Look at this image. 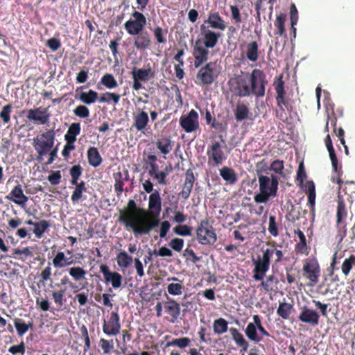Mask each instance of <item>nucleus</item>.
<instances>
[{
  "instance_id": "8",
  "label": "nucleus",
  "mask_w": 355,
  "mask_h": 355,
  "mask_svg": "<svg viewBox=\"0 0 355 355\" xmlns=\"http://www.w3.org/2000/svg\"><path fill=\"white\" fill-rule=\"evenodd\" d=\"M196 239L202 245H212L216 241V234L208 219L200 220L196 229Z\"/></svg>"
},
{
  "instance_id": "59",
  "label": "nucleus",
  "mask_w": 355,
  "mask_h": 355,
  "mask_svg": "<svg viewBox=\"0 0 355 355\" xmlns=\"http://www.w3.org/2000/svg\"><path fill=\"white\" fill-rule=\"evenodd\" d=\"M118 178L115 177V182L114 184V191L118 196L121 195L123 191L124 182L122 180V173L118 172L116 173Z\"/></svg>"
},
{
  "instance_id": "42",
  "label": "nucleus",
  "mask_w": 355,
  "mask_h": 355,
  "mask_svg": "<svg viewBox=\"0 0 355 355\" xmlns=\"http://www.w3.org/2000/svg\"><path fill=\"white\" fill-rule=\"evenodd\" d=\"M261 281V286L266 292H271L277 288V285L279 281L277 278L272 274L268 276L266 280L263 279Z\"/></svg>"
},
{
  "instance_id": "5",
  "label": "nucleus",
  "mask_w": 355,
  "mask_h": 355,
  "mask_svg": "<svg viewBox=\"0 0 355 355\" xmlns=\"http://www.w3.org/2000/svg\"><path fill=\"white\" fill-rule=\"evenodd\" d=\"M142 214L137 215L138 220L135 225H132V231L135 236L149 234L152 230L157 227L159 224L157 217H151L149 213L142 211Z\"/></svg>"
},
{
  "instance_id": "61",
  "label": "nucleus",
  "mask_w": 355,
  "mask_h": 355,
  "mask_svg": "<svg viewBox=\"0 0 355 355\" xmlns=\"http://www.w3.org/2000/svg\"><path fill=\"white\" fill-rule=\"evenodd\" d=\"M284 169V161H280V159H275L270 164V167H269V170L274 171L275 173L282 175L283 173V171Z\"/></svg>"
},
{
  "instance_id": "1",
  "label": "nucleus",
  "mask_w": 355,
  "mask_h": 355,
  "mask_svg": "<svg viewBox=\"0 0 355 355\" xmlns=\"http://www.w3.org/2000/svg\"><path fill=\"white\" fill-rule=\"evenodd\" d=\"M274 254L276 256L275 263L277 264V263L282 261L284 253L282 250H277L275 248H268L263 251L262 255L259 254L257 258L252 259L254 266L252 277L254 280H262L264 279V277L270 269L271 258Z\"/></svg>"
},
{
  "instance_id": "57",
  "label": "nucleus",
  "mask_w": 355,
  "mask_h": 355,
  "mask_svg": "<svg viewBox=\"0 0 355 355\" xmlns=\"http://www.w3.org/2000/svg\"><path fill=\"white\" fill-rule=\"evenodd\" d=\"M101 83L109 89L114 88L118 86V84L112 73L104 74L101 78Z\"/></svg>"
},
{
  "instance_id": "30",
  "label": "nucleus",
  "mask_w": 355,
  "mask_h": 355,
  "mask_svg": "<svg viewBox=\"0 0 355 355\" xmlns=\"http://www.w3.org/2000/svg\"><path fill=\"white\" fill-rule=\"evenodd\" d=\"M76 261L72 257H66L64 252H58L52 259V264L55 268H62L76 264Z\"/></svg>"
},
{
  "instance_id": "4",
  "label": "nucleus",
  "mask_w": 355,
  "mask_h": 355,
  "mask_svg": "<svg viewBox=\"0 0 355 355\" xmlns=\"http://www.w3.org/2000/svg\"><path fill=\"white\" fill-rule=\"evenodd\" d=\"M55 138V133L53 129L47 130L33 138L32 144L37 153L36 159L38 162H42L44 157L48 155L54 146Z\"/></svg>"
},
{
  "instance_id": "24",
  "label": "nucleus",
  "mask_w": 355,
  "mask_h": 355,
  "mask_svg": "<svg viewBox=\"0 0 355 355\" xmlns=\"http://www.w3.org/2000/svg\"><path fill=\"white\" fill-rule=\"evenodd\" d=\"M149 213L151 217H158L162 211V199L158 190L150 193L148 202Z\"/></svg>"
},
{
  "instance_id": "52",
  "label": "nucleus",
  "mask_w": 355,
  "mask_h": 355,
  "mask_svg": "<svg viewBox=\"0 0 355 355\" xmlns=\"http://www.w3.org/2000/svg\"><path fill=\"white\" fill-rule=\"evenodd\" d=\"M98 347L101 349L103 354L109 355L114 350L113 340H107L104 338H101L98 342Z\"/></svg>"
},
{
  "instance_id": "62",
  "label": "nucleus",
  "mask_w": 355,
  "mask_h": 355,
  "mask_svg": "<svg viewBox=\"0 0 355 355\" xmlns=\"http://www.w3.org/2000/svg\"><path fill=\"white\" fill-rule=\"evenodd\" d=\"M73 114L81 118H87L90 115V111L85 105H78L73 110Z\"/></svg>"
},
{
  "instance_id": "56",
  "label": "nucleus",
  "mask_w": 355,
  "mask_h": 355,
  "mask_svg": "<svg viewBox=\"0 0 355 355\" xmlns=\"http://www.w3.org/2000/svg\"><path fill=\"white\" fill-rule=\"evenodd\" d=\"M83 173V168L80 164L74 165L69 169L71 184H76Z\"/></svg>"
},
{
  "instance_id": "26",
  "label": "nucleus",
  "mask_w": 355,
  "mask_h": 355,
  "mask_svg": "<svg viewBox=\"0 0 355 355\" xmlns=\"http://www.w3.org/2000/svg\"><path fill=\"white\" fill-rule=\"evenodd\" d=\"M298 319L303 322L309 323L312 327H315L319 323L320 315L315 310L303 306L301 308Z\"/></svg>"
},
{
  "instance_id": "37",
  "label": "nucleus",
  "mask_w": 355,
  "mask_h": 355,
  "mask_svg": "<svg viewBox=\"0 0 355 355\" xmlns=\"http://www.w3.org/2000/svg\"><path fill=\"white\" fill-rule=\"evenodd\" d=\"M220 175L227 184H234L238 178L235 171L230 167L223 166L219 170Z\"/></svg>"
},
{
  "instance_id": "19",
  "label": "nucleus",
  "mask_w": 355,
  "mask_h": 355,
  "mask_svg": "<svg viewBox=\"0 0 355 355\" xmlns=\"http://www.w3.org/2000/svg\"><path fill=\"white\" fill-rule=\"evenodd\" d=\"M180 125L187 132H192L199 128L198 114L191 109L187 115L180 118Z\"/></svg>"
},
{
  "instance_id": "6",
  "label": "nucleus",
  "mask_w": 355,
  "mask_h": 355,
  "mask_svg": "<svg viewBox=\"0 0 355 355\" xmlns=\"http://www.w3.org/2000/svg\"><path fill=\"white\" fill-rule=\"evenodd\" d=\"M268 81L266 74L259 69H254L250 73V96L252 94L257 98L266 94V87Z\"/></svg>"
},
{
  "instance_id": "58",
  "label": "nucleus",
  "mask_w": 355,
  "mask_h": 355,
  "mask_svg": "<svg viewBox=\"0 0 355 355\" xmlns=\"http://www.w3.org/2000/svg\"><path fill=\"white\" fill-rule=\"evenodd\" d=\"M12 112V105L8 104L3 107L0 112V117L4 124H8L10 121V113Z\"/></svg>"
},
{
  "instance_id": "29",
  "label": "nucleus",
  "mask_w": 355,
  "mask_h": 355,
  "mask_svg": "<svg viewBox=\"0 0 355 355\" xmlns=\"http://www.w3.org/2000/svg\"><path fill=\"white\" fill-rule=\"evenodd\" d=\"M155 144L161 153L168 155L173 148L174 141L170 136H162L156 140Z\"/></svg>"
},
{
  "instance_id": "7",
  "label": "nucleus",
  "mask_w": 355,
  "mask_h": 355,
  "mask_svg": "<svg viewBox=\"0 0 355 355\" xmlns=\"http://www.w3.org/2000/svg\"><path fill=\"white\" fill-rule=\"evenodd\" d=\"M303 276L309 280L307 286L314 287L319 282L321 269L318 259L314 257H309L303 262Z\"/></svg>"
},
{
  "instance_id": "27",
  "label": "nucleus",
  "mask_w": 355,
  "mask_h": 355,
  "mask_svg": "<svg viewBox=\"0 0 355 355\" xmlns=\"http://www.w3.org/2000/svg\"><path fill=\"white\" fill-rule=\"evenodd\" d=\"M136 37L134 39V46L139 50H146L150 48L152 44L150 35L147 31H141L137 34H134Z\"/></svg>"
},
{
  "instance_id": "18",
  "label": "nucleus",
  "mask_w": 355,
  "mask_h": 355,
  "mask_svg": "<svg viewBox=\"0 0 355 355\" xmlns=\"http://www.w3.org/2000/svg\"><path fill=\"white\" fill-rule=\"evenodd\" d=\"M120 317L116 311H112L107 320H104L103 331L107 336H116L120 333Z\"/></svg>"
},
{
  "instance_id": "15",
  "label": "nucleus",
  "mask_w": 355,
  "mask_h": 355,
  "mask_svg": "<svg viewBox=\"0 0 355 355\" xmlns=\"http://www.w3.org/2000/svg\"><path fill=\"white\" fill-rule=\"evenodd\" d=\"M130 73L132 80V88L135 91L143 88L141 82L147 83L155 75L150 67L148 69L133 67Z\"/></svg>"
},
{
  "instance_id": "38",
  "label": "nucleus",
  "mask_w": 355,
  "mask_h": 355,
  "mask_svg": "<svg viewBox=\"0 0 355 355\" xmlns=\"http://www.w3.org/2000/svg\"><path fill=\"white\" fill-rule=\"evenodd\" d=\"M234 114L236 121H243L249 117L250 109L247 105L239 103L234 110Z\"/></svg>"
},
{
  "instance_id": "25",
  "label": "nucleus",
  "mask_w": 355,
  "mask_h": 355,
  "mask_svg": "<svg viewBox=\"0 0 355 355\" xmlns=\"http://www.w3.org/2000/svg\"><path fill=\"white\" fill-rule=\"evenodd\" d=\"M6 198L12 201L13 203L20 207H24L28 200V197L24 193L21 184L16 185L6 196Z\"/></svg>"
},
{
  "instance_id": "16",
  "label": "nucleus",
  "mask_w": 355,
  "mask_h": 355,
  "mask_svg": "<svg viewBox=\"0 0 355 355\" xmlns=\"http://www.w3.org/2000/svg\"><path fill=\"white\" fill-rule=\"evenodd\" d=\"M205 46L201 43L200 39H197L193 45L192 55L193 65L196 68L201 67L209 60L210 49Z\"/></svg>"
},
{
  "instance_id": "9",
  "label": "nucleus",
  "mask_w": 355,
  "mask_h": 355,
  "mask_svg": "<svg viewBox=\"0 0 355 355\" xmlns=\"http://www.w3.org/2000/svg\"><path fill=\"white\" fill-rule=\"evenodd\" d=\"M236 75L230 80V89L238 96L247 97L250 96V73Z\"/></svg>"
},
{
  "instance_id": "45",
  "label": "nucleus",
  "mask_w": 355,
  "mask_h": 355,
  "mask_svg": "<svg viewBox=\"0 0 355 355\" xmlns=\"http://www.w3.org/2000/svg\"><path fill=\"white\" fill-rule=\"evenodd\" d=\"M286 20V15L285 13H280L278 15L274 22V25L276 28L275 31V35H286L285 22Z\"/></svg>"
},
{
  "instance_id": "44",
  "label": "nucleus",
  "mask_w": 355,
  "mask_h": 355,
  "mask_svg": "<svg viewBox=\"0 0 355 355\" xmlns=\"http://www.w3.org/2000/svg\"><path fill=\"white\" fill-rule=\"evenodd\" d=\"M50 226L51 223L48 220H41L35 223L33 232L37 238L40 239Z\"/></svg>"
},
{
  "instance_id": "22",
  "label": "nucleus",
  "mask_w": 355,
  "mask_h": 355,
  "mask_svg": "<svg viewBox=\"0 0 355 355\" xmlns=\"http://www.w3.org/2000/svg\"><path fill=\"white\" fill-rule=\"evenodd\" d=\"M27 112V118L31 121L37 122L40 125L46 124L50 120L51 114L47 108H35L29 109L27 111L23 110V112Z\"/></svg>"
},
{
  "instance_id": "35",
  "label": "nucleus",
  "mask_w": 355,
  "mask_h": 355,
  "mask_svg": "<svg viewBox=\"0 0 355 355\" xmlns=\"http://www.w3.org/2000/svg\"><path fill=\"white\" fill-rule=\"evenodd\" d=\"M338 206H337V211H336V223L342 224L344 220L347 216V211L345 207V204L344 202V200L343 196L340 194V191L338 192Z\"/></svg>"
},
{
  "instance_id": "54",
  "label": "nucleus",
  "mask_w": 355,
  "mask_h": 355,
  "mask_svg": "<svg viewBox=\"0 0 355 355\" xmlns=\"http://www.w3.org/2000/svg\"><path fill=\"white\" fill-rule=\"evenodd\" d=\"M171 166H166L164 171H158L155 174L153 178L157 180L158 184L166 185L168 184L166 178L169 174V171H171Z\"/></svg>"
},
{
  "instance_id": "31",
  "label": "nucleus",
  "mask_w": 355,
  "mask_h": 355,
  "mask_svg": "<svg viewBox=\"0 0 355 355\" xmlns=\"http://www.w3.org/2000/svg\"><path fill=\"white\" fill-rule=\"evenodd\" d=\"M205 24H209L211 28L220 31L225 30L227 26L224 19L220 16L218 12L209 13L208 19L205 21Z\"/></svg>"
},
{
  "instance_id": "3",
  "label": "nucleus",
  "mask_w": 355,
  "mask_h": 355,
  "mask_svg": "<svg viewBox=\"0 0 355 355\" xmlns=\"http://www.w3.org/2000/svg\"><path fill=\"white\" fill-rule=\"evenodd\" d=\"M52 275V268H51V263L48 264L44 269H43L40 273V279L37 282V285L38 288H40L42 285H45V282L48 280L50 281L49 288L51 289H57L51 293V297L56 306L62 307L64 304L66 299L64 298L65 293L67 292V287H64L63 284H60V282H53L51 278Z\"/></svg>"
},
{
  "instance_id": "50",
  "label": "nucleus",
  "mask_w": 355,
  "mask_h": 355,
  "mask_svg": "<svg viewBox=\"0 0 355 355\" xmlns=\"http://www.w3.org/2000/svg\"><path fill=\"white\" fill-rule=\"evenodd\" d=\"M116 261L120 268H127L132 264V258L126 252L122 251L117 254Z\"/></svg>"
},
{
  "instance_id": "21",
  "label": "nucleus",
  "mask_w": 355,
  "mask_h": 355,
  "mask_svg": "<svg viewBox=\"0 0 355 355\" xmlns=\"http://www.w3.org/2000/svg\"><path fill=\"white\" fill-rule=\"evenodd\" d=\"M163 307L165 313L168 315L166 318L171 323L175 322L180 315V304L175 300L167 297V300L163 301Z\"/></svg>"
},
{
  "instance_id": "17",
  "label": "nucleus",
  "mask_w": 355,
  "mask_h": 355,
  "mask_svg": "<svg viewBox=\"0 0 355 355\" xmlns=\"http://www.w3.org/2000/svg\"><path fill=\"white\" fill-rule=\"evenodd\" d=\"M201 38L200 42L202 44L208 47L209 49H213L218 43V40L222 37V33L220 32H216L209 28L204 24L200 26Z\"/></svg>"
},
{
  "instance_id": "10",
  "label": "nucleus",
  "mask_w": 355,
  "mask_h": 355,
  "mask_svg": "<svg viewBox=\"0 0 355 355\" xmlns=\"http://www.w3.org/2000/svg\"><path fill=\"white\" fill-rule=\"evenodd\" d=\"M273 86L277 94L276 103L279 110L282 112L286 110L291 112L293 109L292 100L286 96L282 74L275 79Z\"/></svg>"
},
{
  "instance_id": "46",
  "label": "nucleus",
  "mask_w": 355,
  "mask_h": 355,
  "mask_svg": "<svg viewBox=\"0 0 355 355\" xmlns=\"http://www.w3.org/2000/svg\"><path fill=\"white\" fill-rule=\"evenodd\" d=\"M14 326L17 330V334L20 336L24 335L29 329L33 327V322L31 321L28 323H26L21 318H15L14 320Z\"/></svg>"
},
{
  "instance_id": "47",
  "label": "nucleus",
  "mask_w": 355,
  "mask_h": 355,
  "mask_svg": "<svg viewBox=\"0 0 355 355\" xmlns=\"http://www.w3.org/2000/svg\"><path fill=\"white\" fill-rule=\"evenodd\" d=\"M293 305L291 303L283 302H280L277 310V314L283 319H289L292 313Z\"/></svg>"
},
{
  "instance_id": "34",
  "label": "nucleus",
  "mask_w": 355,
  "mask_h": 355,
  "mask_svg": "<svg viewBox=\"0 0 355 355\" xmlns=\"http://www.w3.org/2000/svg\"><path fill=\"white\" fill-rule=\"evenodd\" d=\"M305 192L308 196V204L309 205V209H311V212L312 213V214H314L316 195L315 184L313 180H308L306 182Z\"/></svg>"
},
{
  "instance_id": "12",
  "label": "nucleus",
  "mask_w": 355,
  "mask_h": 355,
  "mask_svg": "<svg viewBox=\"0 0 355 355\" xmlns=\"http://www.w3.org/2000/svg\"><path fill=\"white\" fill-rule=\"evenodd\" d=\"M145 211L144 209L138 208L134 200L130 199L128 202L127 208L120 211L119 220L124 225L132 230L131 224H136L137 222V215L142 214L141 211Z\"/></svg>"
},
{
  "instance_id": "60",
  "label": "nucleus",
  "mask_w": 355,
  "mask_h": 355,
  "mask_svg": "<svg viewBox=\"0 0 355 355\" xmlns=\"http://www.w3.org/2000/svg\"><path fill=\"white\" fill-rule=\"evenodd\" d=\"M173 232L180 236H186L192 234V228L188 225H178L173 228Z\"/></svg>"
},
{
  "instance_id": "11",
  "label": "nucleus",
  "mask_w": 355,
  "mask_h": 355,
  "mask_svg": "<svg viewBox=\"0 0 355 355\" xmlns=\"http://www.w3.org/2000/svg\"><path fill=\"white\" fill-rule=\"evenodd\" d=\"M216 63L209 62L202 67L196 74V83L199 85H211L219 75Z\"/></svg>"
},
{
  "instance_id": "32",
  "label": "nucleus",
  "mask_w": 355,
  "mask_h": 355,
  "mask_svg": "<svg viewBox=\"0 0 355 355\" xmlns=\"http://www.w3.org/2000/svg\"><path fill=\"white\" fill-rule=\"evenodd\" d=\"M168 280L175 281L168 284L167 292L171 295H181L185 291V286L182 280L179 279L175 277H171Z\"/></svg>"
},
{
  "instance_id": "28",
  "label": "nucleus",
  "mask_w": 355,
  "mask_h": 355,
  "mask_svg": "<svg viewBox=\"0 0 355 355\" xmlns=\"http://www.w3.org/2000/svg\"><path fill=\"white\" fill-rule=\"evenodd\" d=\"M330 160L331 161V166L333 168V171L337 174V177H331V181L332 182H336L339 186V189H342V184H343V180H342V175L343 173L342 167H338V161L337 156L336 155L334 149L329 150Z\"/></svg>"
},
{
  "instance_id": "14",
  "label": "nucleus",
  "mask_w": 355,
  "mask_h": 355,
  "mask_svg": "<svg viewBox=\"0 0 355 355\" xmlns=\"http://www.w3.org/2000/svg\"><path fill=\"white\" fill-rule=\"evenodd\" d=\"M132 19L127 21L124 27L129 35L137 34L143 31L146 26L147 20L141 12L135 10L132 12Z\"/></svg>"
},
{
  "instance_id": "48",
  "label": "nucleus",
  "mask_w": 355,
  "mask_h": 355,
  "mask_svg": "<svg viewBox=\"0 0 355 355\" xmlns=\"http://www.w3.org/2000/svg\"><path fill=\"white\" fill-rule=\"evenodd\" d=\"M191 340L188 337H181L173 338L166 343L165 347H170L171 346H175L180 349H185L187 346L190 345Z\"/></svg>"
},
{
  "instance_id": "43",
  "label": "nucleus",
  "mask_w": 355,
  "mask_h": 355,
  "mask_svg": "<svg viewBox=\"0 0 355 355\" xmlns=\"http://www.w3.org/2000/svg\"><path fill=\"white\" fill-rule=\"evenodd\" d=\"M78 99L87 105H92L98 99V93L92 89L88 92H82Z\"/></svg>"
},
{
  "instance_id": "53",
  "label": "nucleus",
  "mask_w": 355,
  "mask_h": 355,
  "mask_svg": "<svg viewBox=\"0 0 355 355\" xmlns=\"http://www.w3.org/2000/svg\"><path fill=\"white\" fill-rule=\"evenodd\" d=\"M68 271L75 281L85 279L87 275V271L79 266L69 268Z\"/></svg>"
},
{
  "instance_id": "51",
  "label": "nucleus",
  "mask_w": 355,
  "mask_h": 355,
  "mask_svg": "<svg viewBox=\"0 0 355 355\" xmlns=\"http://www.w3.org/2000/svg\"><path fill=\"white\" fill-rule=\"evenodd\" d=\"M152 31L157 44H165L166 42V35L168 33V29H164L157 26L152 29Z\"/></svg>"
},
{
  "instance_id": "64",
  "label": "nucleus",
  "mask_w": 355,
  "mask_h": 355,
  "mask_svg": "<svg viewBox=\"0 0 355 355\" xmlns=\"http://www.w3.org/2000/svg\"><path fill=\"white\" fill-rule=\"evenodd\" d=\"M268 231L270 233V234L274 237H276L279 235L278 226L276 223L275 216L273 215H270L269 216Z\"/></svg>"
},
{
  "instance_id": "20",
  "label": "nucleus",
  "mask_w": 355,
  "mask_h": 355,
  "mask_svg": "<svg viewBox=\"0 0 355 355\" xmlns=\"http://www.w3.org/2000/svg\"><path fill=\"white\" fill-rule=\"evenodd\" d=\"M132 125L137 131H144L149 124L150 118L148 112L146 111V107H137L136 111L132 113Z\"/></svg>"
},
{
  "instance_id": "23",
  "label": "nucleus",
  "mask_w": 355,
  "mask_h": 355,
  "mask_svg": "<svg viewBox=\"0 0 355 355\" xmlns=\"http://www.w3.org/2000/svg\"><path fill=\"white\" fill-rule=\"evenodd\" d=\"M100 271L103 273L105 281L110 282L112 287L114 289L119 288L122 284V276L117 272H111L107 265H101Z\"/></svg>"
},
{
  "instance_id": "33",
  "label": "nucleus",
  "mask_w": 355,
  "mask_h": 355,
  "mask_svg": "<svg viewBox=\"0 0 355 355\" xmlns=\"http://www.w3.org/2000/svg\"><path fill=\"white\" fill-rule=\"evenodd\" d=\"M245 55L251 62H255L258 60L259 56V44L256 41H252L245 46Z\"/></svg>"
},
{
  "instance_id": "55",
  "label": "nucleus",
  "mask_w": 355,
  "mask_h": 355,
  "mask_svg": "<svg viewBox=\"0 0 355 355\" xmlns=\"http://www.w3.org/2000/svg\"><path fill=\"white\" fill-rule=\"evenodd\" d=\"M353 267H355V255L351 254L344 260L342 264L341 269L343 273L346 276L348 275Z\"/></svg>"
},
{
  "instance_id": "2",
  "label": "nucleus",
  "mask_w": 355,
  "mask_h": 355,
  "mask_svg": "<svg viewBox=\"0 0 355 355\" xmlns=\"http://www.w3.org/2000/svg\"><path fill=\"white\" fill-rule=\"evenodd\" d=\"M260 192L255 194L254 200L256 203H267L270 198L277 196L278 189V178L275 175L270 176L259 175L258 177Z\"/></svg>"
},
{
  "instance_id": "41",
  "label": "nucleus",
  "mask_w": 355,
  "mask_h": 355,
  "mask_svg": "<svg viewBox=\"0 0 355 355\" xmlns=\"http://www.w3.org/2000/svg\"><path fill=\"white\" fill-rule=\"evenodd\" d=\"M81 127L80 123H73L70 125L67 133L64 135L65 141H71L75 143L76 136L80 133Z\"/></svg>"
},
{
  "instance_id": "40",
  "label": "nucleus",
  "mask_w": 355,
  "mask_h": 355,
  "mask_svg": "<svg viewBox=\"0 0 355 355\" xmlns=\"http://www.w3.org/2000/svg\"><path fill=\"white\" fill-rule=\"evenodd\" d=\"M230 334H232V339L239 347H242L244 351H248L249 343L238 329L236 328L230 329Z\"/></svg>"
},
{
  "instance_id": "13",
  "label": "nucleus",
  "mask_w": 355,
  "mask_h": 355,
  "mask_svg": "<svg viewBox=\"0 0 355 355\" xmlns=\"http://www.w3.org/2000/svg\"><path fill=\"white\" fill-rule=\"evenodd\" d=\"M224 146L218 141L211 142L208 146L207 155L208 157V165L211 166H219L227 159V155L223 150Z\"/></svg>"
},
{
  "instance_id": "63",
  "label": "nucleus",
  "mask_w": 355,
  "mask_h": 355,
  "mask_svg": "<svg viewBox=\"0 0 355 355\" xmlns=\"http://www.w3.org/2000/svg\"><path fill=\"white\" fill-rule=\"evenodd\" d=\"M184 241L181 238H173L169 243V246L175 252H180L184 247Z\"/></svg>"
},
{
  "instance_id": "36",
  "label": "nucleus",
  "mask_w": 355,
  "mask_h": 355,
  "mask_svg": "<svg viewBox=\"0 0 355 355\" xmlns=\"http://www.w3.org/2000/svg\"><path fill=\"white\" fill-rule=\"evenodd\" d=\"M87 158L89 165L92 167L96 168L99 166L103 158L96 147L92 146L87 150Z\"/></svg>"
},
{
  "instance_id": "49",
  "label": "nucleus",
  "mask_w": 355,
  "mask_h": 355,
  "mask_svg": "<svg viewBox=\"0 0 355 355\" xmlns=\"http://www.w3.org/2000/svg\"><path fill=\"white\" fill-rule=\"evenodd\" d=\"M213 330L217 334L226 333L228 330V322L223 318L215 320L213 322Z\"/></svg>"
},
{
  "instance_id": "39",
  "label": "nucleus",
  "mask_w": 355,
  "mask_h": 355,
  "mask_svg": "<svg viewBox=\"0 0 355 355\" xmlns=\"http://www.w3.org/2000/svg\"><path fill=\"white\" fill-rule=\"evenodd\" d=\"M257 326L256 323L249 322L245 330V334L248 339L254 343H259L263 340V337L257 334Z\"/></svg>"
}]
</instances>
